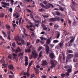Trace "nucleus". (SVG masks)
<instances>
[{
    "instance_id": "1",
    "label": "nucleus",
    "mask_w": 78,
    "mask_h": 78,
    "mask_svg": "<svg viewBox=\"0 0 78 78\" xmlns=\"http://www.w3.org/2000/svg\"><path fill=\"white\" fill-rule=\"evenodd\" d=\"M49 44V38H48L46 42V44L44 45V46L46 47L45 49L46 53L47 54H49V46H47Z\"/></svg>"
},
{
    "instance_id": "2",
    "label": "nucleus",
    "mask_w": 78,
    "mask_h": 78,
    "mask_svg": "<svg viewBox=\"0 0 78 78\" xmlns=\"http://www.w3.org/2000/svg\"><path fill=\"white\" fill-rule=\"evenodd\" d=\"M50 63L52 65L51 66V69H53V67H55V66H56V65L55 64V63H56L57 62L55 60H54L53 59H51L50 60Z\"/></svg>"
},
{
    "instance_id": "3",
    "label": "nucleus",
    "mask_w": 78,
    "mask_h": 78,
    "mask_svg": "<svg viewBox=\"0 0 78 78\" xmlns=\"http://www.w3.org/2000/svg\"><path fill=\"white\" fill-rule=\"evenodd\" d=\"M74 41H75V38H72L70 41H69L66 44V46H67L68 47L72 46V43L73 42H74Z\"/></svg>"
},
{
    "instance_id": "4",
    "label": "nucleus",
    "mask_w": 78,
    "mask_h": 78,
    "mask_svg": "<svg viewBox=\"0 0 78 78\" xmlns=\"http://www.w3.org/2000/svg\"><path fill=\"white\" fill-rule=\"evenodd\" d=\"M63 44V41H62L59 43L58 44V46L57 47V49L59 50L60 49V48L62 47V45Z\"/></svg>"
},
{
    "instance_id": "5",
    "label": "nucleus",
    "mask_w": 78,
    "mask_h": 78,
    "mask_svg": "<svg viewBox=\"0 0 78 78\" xmlns=\"http://www.w3.org/2000/svg\"><path fill=\"white\" fill-rule=\"evenodd\" d=\"M32 53L34 55V59H36V58L37 57V52L36 51H32Z\"/></svg>"
},
{
    "instance_id": "6",
    "label": "nucleus",
    "mask_w": 78,
    "mask_h": 78,
    "mask_svg": "<svg viewBox=\"0 0 78 78\" xmlns=\"http://www.w3.org/2000/svg\"><path fill=\"white\" fill-rule=\"evenodd\" d=\"M32 48V45H31L29 47V48L28 49H25V51L26 53H30L31 52V49H30V48Z\"/></svg>"
},
{
    "instance_id": "7",
    "label": "nucleus",
    "mask_w": 78,
    "mask_h": 78,
    "mask_svg": "<svg viewBox=\"0 0 78 78\" xmlns=\"http://www.w3.org/2000/svg\"><path fill=\"white\" fill-rule=\"evenodd\" d=\"M50 58H56V56H55V54L53 52H51L50 54Z\"/></svg>"
},
{
    "instance_id": "8",
    "label": "nucleus",
    "mask_w": 78,
    "mask_h": 78,
    "mask_svg": "<svg viewBox=\"0 0 78 78\" xmlns=\"http://www.w3.org/2000/svg\"><path fill=\"white\" fill-rule=\"evenodd\" d=\"M41 65L42 66H46L47 64V61L45 60H43L42 61Z\"/></svg>"
},
{
    "instance_id": "9",
    "label": "nucleus",
    "mask_w": 78,
    "mask_h": 78,
    "mask_svg": "<svg viewBox=\"0 0 78 78\" xmlns=\"http://www.w3.org/2000/svg\"><path fill=\"white\" fill-rule=\"evenodd\" d=\"M73 56V54H69L68 57L66 58V61L69 60V59H71Z\"/></svg>"
},
{
    "instance_id": "10",
    "label": "nucleus",
    "mask_w": 78,
    "mask_h": 78,
    "mask_svg": "<svg viewBox=\"0 0 78 78\" xmlns=\"http://www.w3.org/2000/svg\"><path fill=\"white\" fill-rule=\"evenodd\" d=\"M12 55H13V59L14 61H17V58H16V56H17V55L16 54H14V53H12Z\"/></svg>"
},
{
    "instance_id": "11",
    "label": "nucleus",
    "mask_w": 78,
    "mask_h": 78,
    "mask_svg": "<svg viewBox=\"0 0 78 78\" xmlns=\"http://www.w3.org/2000/svg\"><path fill=\"white\" fill-rule=\"evenodd\" d=\"M30 17H31V19H33V20L35 22L37 23H39V21L36 20H34V17H33V15L30 16Z\"/></svg>"
},
{
    "instance_id": "12",
    "label": "nucleus",
    "mask_w": 78,
    "mask_h": 78,
    "mask_svg": "<svg viewBox=\"0 0 78 78\" xmlns=\"http://www.w3.org/2000/svg\"><path fill=\"white\" fill-rule=\"evenodd\" d=\"M8 68L10 70H13L14 69V66L12 65H10L9 66Z\"/></svg>"
},
{
    "instance_id": "13",
    "label": "nucleus",
    "mask_w": 78,
    "mask_h": 78,
    "mask_svg": "<svg viewBox=\"0 0 78 78\" xmlns=\"http://www.w3.org/2000/svg\"><path fill=\"white\" fill-rule=\"evenodd\" d=\"M30 70V69H29V68H27V72L26 75H27V76L28 77H30V73L29 72V71Z\"/></svg>"
},
{
    "instance_id": "14",
    "label": "nucleus",
    "mask_w": 78,
    "mask_h": 78,
    "mask_svg": "<svg viewBox=\"0 0 78 78\" xmlns=\"http://www.w3.org/2000/svg\"><path fill=\"white\" fill-rule=\"evenodd\" d=\"M21 49H20V48H19V47H17V49L16 50L15 52L16 53H17L18 52L21 51Z\"/></svg>"
},
{
    "instance_id": "15",
    "label": "nucleus",
    "mask_w": 78,
    "mask_h": 78,
    "mask_svg": "<svg viewBox=\"0 0 78 78\" xmlns=\"http://www.w3.org/2000/svg\"><path fill=\"white\" fill-rule=\"evenodd\" d=\"M70 6L71 8L72 9L73 11H76V10L75 8V7L73 5H71Z\"/></svg>"
},
{
    "instance_id": "16",
    "label": "nucleus",
    "mask_w": 78,
    "mask_h": 78,
    "mask_svg": "<svg viewBox=\"0 0 78 78\" xmlns=\"http://www.w3.org/2000/svg\"><path fill=\"white\" fill-rule=\"evenodd\" d=\"M57 36H55V38L56 39H58L59 37V36H60V33L59 32H57Z\"/></svg>"
},
{
    "instance_id": "17",
    "label": "nucleus",
    "mask_w": 78,
    "mask_h": 78,
    "mask_svg": "<svg viewBox=\"0 0 78 78\" xmlns=\"http://www.w3.org/2000/svg\"><path fill=\"white\" fill-rule=\"evenodd\" d=\"M33 61H31L29 63V67L28 68H29V69H30V67L32 65V64H33Z\"/></svg>"
},
{
    "instance_id": "18",
    "label": "nucleus",
    "mask_w": 78,
    "mask_h": 78,
    "mask_svg": "<svg viewBox=\"0 0 78 78\" xmlns=\"http://www.w3.org/2000/svg\"><path fill=\"white\" fill-rule=\"evenodd\" d=\"M5 27L7 29V30H9V29H10V28H11V27L8 24L6 25Z\"/></svg>"
},
{
    "instance_id": "19",
    "label": "nucleus",
    "mask_w": 78,
    "mask_h": 78,
    "mask_svg": "<svg viewBox=\"0 0 78 78\" xmlns=\"http://www.w3.org/2000/svg\"><path fill=\"white\" fill-rule=\"evenodd\" d=\"M54 27L55 29H58V24H55Z\"/></svg>"
},
{
    "instance_id": "20",
    "label": "nucleus",
    "mask_w": 78,
    "mask_h": 78,
    "mask_svg": "<svg viewBox=\"0 0 78 78\" xmlns=\"http://www.w3.org/2000/svg\"><path fill=\"white\" fill-rule=\"evenodd\" d=\"M5 16V14L4 13H1L0 14V17H3Z\"/></svg>"
},
{
    "instance_id": "21",
    "label": "nucleus",
    "mask_w": 78,
    "mask_h": 78,
    "mask_svg": "<svg viewBox=\"0 0 78 78\" xmlns=\"http://www.w3.org/2000/svg\"><path fill=\"white\" fill-rule=\"evenodd\" d=\"M55 13L57 16H61V12H56Z\"/></svg>"
},
{
    "instance_id": "22",
    "label": "nucleus",
    "mask_w": 78,
    "mask_h": 78,
    "mask_svg": "<svg viewBox=\"0 0 78 78\" xmlns=\"http://www.w3.org/2000/svg\"><path fill=\"white\" fill-rule=\"evenodd\" d=\"M55 19L56 20H57L59 21L60 20V17L55 16Z\"/></svg>"
},
{
    "instance_id": "23",
    "label": "nucleus",
    "mask_w": 78,
    "mask_h": 78,
    "mask_svg": "<svg viewBox=\"0 0 78 78\" xmlns=\"http://www.w3.org/2000/svg\"><path fill=\"white\" fill-rule=\"evenodd\" d=\"M42 51H41L39 54V58H41L42 57Z\"/></svg>"
},
{
    "instance_id": "24",
    "label": "nucleus",
    "mask_w": 78,
    "mask_h": 78,
    "mask_svg": "<svg viewBox=\"0 0 78 78\" xmlns=\"http://www.w3.org/2000/svg\"><path fill=\"white\" fill-rule=\"evenodd\" d=\"M49 21L51 22H52V21H55V19L53 18H51L49 19Z\"/></svg>"
},
{
    "instance_id": "25",
    "label": "nucleus",
    "mask_w": 78,
    "mask_h": 78,
    "mask_svg": "<svg viewBox=\"0 0 78 78\" xmlns=\"http://www.w3.org/2000/svg\"><path fill=\"white\" fill-rule=\"evenodd\" d=\"M49 47H50V48H52L54 45V44H49Z\"/></svg>"
},
{
    "instance_id": "26",
    "label": "nucleus",
    "mask_w": 78,
    "mask_h": 78,
    "mask_svg": "<svg viewBox=\"0 0 78 78\" xmlns=\"http://www.w3.org/2000/svg\"><path fill=\"white\" fill-rule=\"evenodd\" d=\"M12 46L13 48H15V47H16V43H15V42H13L12 43Z\"/></svg>"
},
{
    "instance_id": "27",
    "label": "nucleus",
    "mask_w": 78,
    "mask_h": 78,
    "mask_svg": "<svg viewBox=\"0 0 78 78\" xmlns=\"http://www.w3.org/2000/svg\"><path fill=\"white\" fill-rule=\"evenodd\" d=\"M53 42L54 43H58L59 42V40H55L53 41Z\"/></svg>"
},
{
    "instance_id": "28",
    "label": "nucleus",
    "mask_w": 78,
    "mask_h": 78,
    "mask_svg": "<svg viewBox=\"0 0 78 78\" xmlns=\"http://www.w3.org/2000/svg\"><path fill=\"white\" fill-rule=\"evenodd\" d=\"M35 72L37 74H38L39 72V71L38 69H37V70H35Z\"/></svg>"
},
{
    "instance_id": "29",
    "label": "nucleus",
    "mask_w": 78,
    "mask_h": 78,
    "mask_svg": "<svg viewBox=\"0 0 78 78\" xmlns=\"http://www.w3.org/2000/svg\"><path fill=\"white\" fill-rule=\"evenodd\" d=\"M59 9L61 11L63 12L64 11V9L62 8V7H61V6H60Z\"/></svg>"
},
{
    "instance_id": "30",
    "label": "nucleus",
    "mask_w": 78,
    "mask_h": 78,
    "mask_svg": "<svg viewBox=\"0 0 78 78\" xmlns=\"http://www.w3.org/2000/svg\"><path fill=\"white\" fill-rule=\"evenodd\" d=\"M40 37L41 40H42L43 41H44V40H46V38H45V37Z\"/></svg>"
},
{
    "instance_id": "31",
    "label": "nucleus",
    "mask_w": 78,
    "mask_h": 78,
    "mask_svg": "<svg viewBox=\"0 0 78 78\" xmlns=\"http://www.w3.org/2000/svg\"><path fill=\"white\" fill-rule=\"evenodd\" d=\"M25 61L27 62V61H28V57H27L25 56Z\"/></svg>"
},
{
    "instance_id": "32",
    "label": "nucleus",
    "mask_w": 78,
    "mask_h": 78,
    "mask_svg": "<svg viewBox=\"0 0 78 78\" xmlns=\"http://www.w3.org/2000/svg\"><path fill=\"white\" fill-rule=\"evenodd\" d=\"M2 33L4 35V37H7V35H6V33L5 32H4V31H2Z\"/></svg>"
},
{
    "instance_id": "33",
    "label": "nucleus",
    "mask_w": 78,
    "mask_h": 78,
    "mask_svg": "<svg viewBox=\"0 0 78 78\" xmlns=\"http://www.w3.org/2000/svg\"><path fill=\"white\" fill-rule=\"evenodd\" d=\"M42 16L44 17V18H47V17H48L49 16L47 15H46L45 16H44L43 15H42Z\"/></svg>"
},
{
    "instance_id": "34",
    "label": "nucleus",
    "mask_w": 78,
    "mask_h": 78,
    "mask_svg": "<svg viewBox=\"0 0 78 78\" xmlns=\"http://www.w3.org/2000/svg\"><path fill=\"white\" fill-rule=\"evenodd\" d=\"M1 62V63H4L5 62V60H4V59L3 58H2L0 61Z\"/></svg>"
},
{
    "instance_id": "35",
    "label": "nucleus",
    "mask_w": 78,
    "mask_h": 78,
    "mask_svg": "<svg viewBox=\"0 0 78 78\" xmlns=\"http://www.w3.org/2000/svg\"><path fill=\"white\" fill-rule=\"evenodd\" d=\"M25 19L26 20V22H27V23H29V22H30V20H28V19L27 18H25Z\"/></svg>"
},
{
    "instance_id": "36",
    "label": "nucleus",
    "mask_w": 78,
    "mask_h": 78,
    "mask_svg": "<svg viewBox=\"0 0 78 78\" xmlns=\"http://www.w3.org/2000/svg\"><path fill=\"white\" fill-rule=\"evenodd\" d=\"M18 55L19 56H23V52L22 53L20 52V53Z\"/></svg>"
},
{
    "instance_id": "37",
    "label": "nucleus",
    "mask_w": 78,
    "mask_h": 78,
    "mask_svg": "<svg viewBox=\"0 0 78 78\" xmlns=\"http://www.w3.org/2000/svg\"><path fill=\"white\" fill-rule=\"evenodd\" d=\"M66 76V75L64 74H61L62 78H64V77Z\"/></svg>"
},
{
    "instance_id": "38",
    "label": "nucleus",
    "mask_w": 78,
    "mask_h": 78,
    "mask_svg": "<svg viewBox=\"0 0 78 78\" xmlns=\"http://www.w3.org/2000/svg\"><path fill=\"white\" fill-rule=\"evenodd\" d=\"M28 65V62H26L25 63V66H27Z\"/></svg>"
},
{
    "instance_id": "39",
    "label": "nucleus",
    "mask_w": 78,
    "mask_h": 78,
    "mask_svg": "<svg viewBox=\"0 0 78 78\" xmlns=\"http://www.w3.org/2000/svg\"><path fill=\"white\" fill-rule=\"evenodd\" d=\"M75 58H78V53H76L75 54Z\"/></svg>"
},
{
    "instance_id": "40",
    "label": "nucleus",
    "mask_w": 78,
    "mask_h": 78,
    "mask_svg": "<svg viewBox=\"0 0 78 78\" xmlns=\"http://www.w3.org/2000/svg\"><path fill=\"white\" fill-rule=\"evenodd\" d=\"M68 72L69 73H71V72H72V69H68Z\"/></svg>"
},
{
    "instance_id": "41",
    "label": "nucleus",
    "mask_w": 78,
    "mask_h": 78,
    "mask_svg": "<svg viewBox=\"0 0 78 78\" xmlns=\"http://www.w3.org/2000/svg\"><path fill=\"white\" fill-rule=\"evenodd\" d=\"M8 59H11L12 57H11V56L10 55H9L8 56Z\"/></svg>"
},
{
    "instance_id": "42",
    "label": "nucleus",
    "mask_w": 78,
    "mask_h": 78,
    "mask_svg": "<svg viewBox=\"0 0 78 78\" xmlns=\"http://www.w3.org/2000/svg\"><path fill=\"white\" fill-rule=\"evenodd\" d=\"M7 39L9 40H11V37H10V35H8V36L7 37Z\"/></svg>"
},
{
    "instance_id": "43",
    "label": "nucleus",
    "mask_w": 78,
    "mask_h": 78,
    "mask_svg": "<svg viewBox=\"0 0 78 78\" xmlns=\"http://www.w3.org/2000/svg\"><path fill=\"white\" fill-rule=\"evenodd\" d=\"M70 73L68 72H66V76H69L70 75V74L69 73Z\"/></svg>"
},
{
    "instance_id": "44",
    "label": "nucleus",
    "mask_w": 78,
    "mask_h": 78,
    "mask_svg": "<svg viewBox=\"0 0 78 78\" xmlns=\"http://www.w3.org/2000/svg\"><path fill=\"white\" fill-rule=\"evenodd\" d=\"M39 11L40 12H42V11H44V9L41 8V9H39Z\"/></svg>"
},
{
    "instance_id": "45",
    "label": "nucleus",
    "mask_w": 78,
    "mask_h": 78,
    "mask_svg": "<svg viewBox=\"0 0 78 78\" xmlns=\"http://www.w3.org/2000/svg\"><path fill=\"white\" fill-rule=\"evenodd\" d=\"M46 7L47 9L49 8V3H48L47 5H46Z\"/></svg>"
},
{
    "instance_id": "46",
    "label": "nucleus",
    "mask_w": 78,
    "mask_h": 78,
    "mask_svg": "<svg viewBox=\"0 0 78 78\" xmlns=\"http://www.w3.org/2000/svg\"><path fill=\"white\" fill-rule=\"evenodd\" d=\"M40 5H41L42 7H43V8H45V6H44V5L43 4L41 3L40 4Z\"/></svg>"
},
{
    "instance_id": "47",
    "label": "nucleus",
    "mask_w": 78,
    "mask_h": 78,
    "mask_svg": "<svg viewBox=\"0 0 78 78\" xmlns=\"http://www.w3.org/2000/svg\"><path fill=\"white\" fill-rule=\"evenodd\" d=\"M27 46H29L30 45V42H27Z\"/></svg>"
},
{
    "instance_id": "48",
    "label": "nucleus",
    "mask_w": 78,
    "mask_h": 78,
    "mask_svg": "<svg viewBox=\"0 0 78 78\" xmlns=\"http://www.w3.org/2000/svg\"><path fill=\"white\" fill-rule=\"evenodd\" d=\"M68 52L69 53H73V51L71 50H69L68 51Z\"/></svg>"
},
{
    "instance_id": "49",
    "label": "nucleus",
    "mask_w": 78,
    "mask_h": 78,
    "mask_svg": "<svg viewBox=\"0 0 78 78\" xmlns=\"http://www.w3.org/2000/svg\"><path fill=\"white\" fill-rule=\"evenodd\" d=\"M9 12H12V8H10L9 9Z\"/></svg>"
},
{
    "instance_id": "50",
    "label": "nucleus",
    "mask_w": 78,
    "mask_h": 78,
    "mask_svg": "<svg viewBox=\"0 0 78 78\" xmlns=\"http://www.w3.org/2000/svg\"><path fill=\"white\" fill-rule=\"evenodd\" d=\"M0 39L2 40V41H5L4 40V39H3V38L2 37L1 35H0Z\"/></svg>"
},
{
    "instance_id": "51",
    "label": "nucleus",
    "mask_w": 78,
    "mask_h": 78,
    "mask_svg": "<svg viewBox=\"0 0 78 78\" xmlns=\"http://www.w3.org/2000/svg\"><path fill=\"white\" fill-rule=\"evenodd\" d=\"M7 34H8V35H10L11 34V33L10 32V30H9L7 32Z\"/></svg>"
},
{
    "instance_id": "52",
    "label": "nucleus",
    "mask_w": 78,
    "mask_h": 78,
    "mask_svg": "<svg viewBox=\"0 0 78 78\" xmlns=\"http://www.w3.org/2000/svg\"><path fill=\"white\" fill-rule=\"evenodd\" d=\"M41 78H47V76H41Z\"/></svg>"
},
{
    "instance_id": "53",
    "label": "nucleus",
    "mask_w": 78,
    "mask_h": 78,
    "mask_svg": "<svg viewBox=\"0 0 78 78\" xmlns=\"http://www.w3.org/2000/svg\"><path fill=\"white\" fill-rule=\"evenodd\" d=\"M12 25L13 27H16L17 26V25L16 24H14L12 23Z\"/></svg>"
},
{
    "instance_id": "54",
    "label": "nucleus",
    "mask_w": 78,
    "mask_h": 78,
    "mask_svg": "<svg viewBox=\"0 0 78 78\" xmlns=\"http://www.w3.org/2000/svg\"><path fill=\"white\" fill-rule=\"evenodd\" d=\"M2 66H5V67H6L8 66H7V65L6 64H2Z\"/></svg>"
},
{
    "instance_id": "55",
    "label": "nucleus",
    "mask_w": 78,
    "mask_h": 78,
    "mask_svg": "<svg viewBox=\"0 0 78 78\" xmlns=\"http://www.w3.org/2000/svg\"><path fill=\"white\" fill-rule=\"evenodd\" d=\"M43 3L44 4V5H47V2L46 1H44Z\"/></svg>"
},
{
    "instance_id": "56",
    "label": "nucleus",
    "mask_w": 78,
    "mask_h": 78,
    "mask_svg": "<svg viewBox=\"0 0 78 78\" xmlns=\"http://www.w3.org/2000/svg\"><path fill=\"white\" fill-rule=\"evenodd\" d=\"M21 42L22 44H24V43H25V41H24L23 40H21Z\"/></svg>"
},
{
    "instance_id": "57",
    "label": "nucleus",
    "mask_w": 78,
    "mask_h": 78,
    "mask_svg": "<svg viewBox=\"0 0 78 78\" xmlns=\"http://www.w3.org/2000/svg\"><path fill=\"white\" fill-rule=\"evenodd\" d=\"M33 58V55H30L29 57V59H32V58Z\"/></svg>"
},
{
    "instance_id": "58",
    "label": "nucleus",
    "mask_w": 78,
    "mask_h": 78,
    "mask_svg": "<svg viewBox=\"0 0 78 78\" xmlns=\"http://www.w3.org/2000/svg\"><path fill=\"white\" fill-rule=\"evenodd\" d=\"M34 74H33L32 75H31V78H33L34 77Z\"/></svg>"
},
{
    "instance_id": "59",
    "label": "nucleus",
    "mask_w": 78,
    "mask_h": 78,
    "mask_svg": "<svg viewBox=\"0 0 78 78\" xmlns=\"http://www.w3.org/2000/svg\"><path fill=\"white\" fill-rule=\"evenodd\" d=\"M36 68H37V69H39L40 68V66H39V65H37L36 66Z\"/></svg>"
},
{
    "instance_id": "60",
    "label": "nucleus",
    "mask_w": 78,
    "mask_h": 78,
    "mask_svg": "<svg viewBox=\"0 0 78 78\" xmlns=\"http://www.w3.org/2000/svg\"><path fill=\"white\" fill-rule=\"evenodd\" d=\"M69 66H66L64 67V68L65 69H68V68H69Z\"/></svg>"
},
{
    "instance_id": "61",
    "label": "nucleus",
    "mask_w": 78,
    "mask_h": 78,
    "mask_svg": "<svg viewBox=\"0 0 78 78\" xmlns=\"http://www.w3.org/2000/svg\"><path fill=\"white\" fill-rule=\"evenodd\" d=\"M1 3L2 5H5L6 4V2H2Z\"/></svg>"
},
{
    "instance_id": "62",
    "label": "nucleus",
    "mask_w": 78,
    "mask_h": 78,
    "mask_svg": "<svg viewBox=\"0 0 78 78\" xmlns=\"http://www.w3.org/2000/svg\"><path fill=\"white\" fill-rule=\"evenodd\" d=\"M43 30H47V27H44L43 28Z\"/></svg>"
},
{
    "instance_id": "63",
    "label": "nucleus",
    "mask_w": 78,
    "mask_h": 78,
    "mask_svg": "<svg viewBox=\"0 0 78 78\" xmlns=\"http://www.w3.org/2000/svg\"><path fill=\"white\" fill-rule=\"evenodd\" d=\"M41 44H42V45H43L44 44V41H41Z\"/></svg>"
},
{
    "instance_id": "64",
    "label": "nucleus",
    "mask_w": 78,
    "mask_h": 78,
    "mask_svg": "<svg viewBox=\"0 0 78 78\" xmlns=\"http://www.w3.org/2000/svg\"><path fill=\"white\" fill-rule=\"evenodd\" d=\"M20 59H21V60H22L23 59V56H21L20 58Z\"/></svg>"
}]
</instances>
